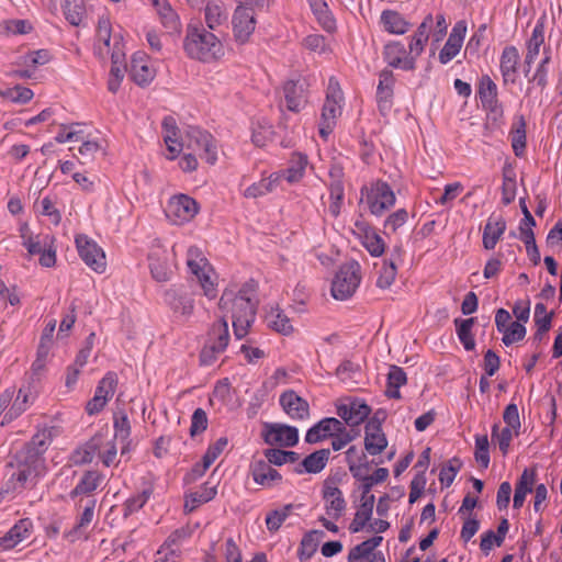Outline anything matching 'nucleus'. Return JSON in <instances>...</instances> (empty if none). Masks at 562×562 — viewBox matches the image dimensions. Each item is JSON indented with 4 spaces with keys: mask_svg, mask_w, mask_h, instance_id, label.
<instances>
[{
    "mask_svg": "<svg viewBox=\"0 0 562 562\" xmlns=\"http://www.w3.org/2000/svg\"><path fill=\"white\" fill-rule=\"evenodd\" d=\"M54 427L37 429L30 442L16 451L9 460V481L7 492H21L27 482L34 484L46 473L43 454L54 440Z\"/></svg>",
    "mask_w": 562,
    "mask_h": 562,
    "instance_id": "nucleus-1",
    "label": "nucleus"
},
{
    "mask_svg": "<svg viewBox=\"0 0 562 562\" xmlns=\"http://www.w3.org/2000/svg\"><path fill=\"white\" fill-rule=\"evenodd\" d=\"M255 289L249 284L226 288L220 299L218 308L232 318L234 334L244 338L256 317Z\"/></svg>",
    "mask_w": 562,
    "mask_h": 562,
    "instance_id": "nucleus-2",
    "label": "nucleus"
},
{
    "mask_svg": "<svg viewBox=\"0 0 562 562\" xmlns=\"http://www.w3.org/2000/svg\"><path fill=\"white\" fill-rule=\"evenodd\" d=\"M183 49L189 59L203 64H215L225 56V46L220 37L201 24L187 25Z\"/></svg>",
    "mask_w": 562,
    "mask_h": 562,
    "instance_id": "nucleus-3",
    "label": "nucleus"
},
{
    "mask_svg": "<svg viewBox=\"0 0 562 562\" xmlns=\"http://www.w3.org/2000/svg\"><path fill=\"white\" fill-rule=\"evenodd\" d=\"M342 106L344 93L338 81L330 78L318 123V134L323 139H327L331 134L342 113Z\"/></svg>",
    "mask_w": 562,
    "mask_h": 562,
    "instance_id": "nucleus-4",
    "label": "nucleus"
},
{
    "mask_svg": "<svg viewBox=\"0 0 562 562\" xmlns=\"http://www.w3.org/2000/svg\"><path fill=\"white\" fill-rule=\"evenodd\" d=\"M360 202L376 217L383 216L396 202L392 187L384 180H374L360 189Z\"/></svg>",
    "mask_w": 562,
    "mask_h": 562,
    "instance_id": "nucleus-5",
    "label": "nucleus"
},
{
    "mask_svg": "<svg viewBox=\"0 0 562 562\" xmlns=\"http://www.w3.org/2000/svg\"><path fill=\"white\" fill-rule=\"evenodd\" d=\"M186 263L188 269L199 281L203 294L209 299L216 296V283L214 282V269L200 248L190 247L187 250Z\"/></svg>",
    "mask_w": 562,
    "mask_h": 562,
    "instance_id": "nucleus-6",
    "label": "nucleus"
},
{
    "mask_svg": "<svg viewBox=\"0 0 562 562\" xmlns=\"http://www.w3.org/2000/svg\"><path fill=\"white\" fill-rule=\"evenodd\" d=\"M229 345V327L225 318L216 321L207 333L206 341L200 351V362L210 366Z\"/></svg>",
    "mask_w": 562,
    "mask_h": 562,
    "instance_id": "nucleus-7",
    "label": "nucleus"
},
{
    "mask_svg": "<svg viewBox=\"0 0 562 562\" xmlns=\"http://www.w3.org/2000/svg\"><path fill=\"white\" fill-rule=\"evenodd\" d=\"M361 283V266L357 261L345 263L336 272L331 281V296L336 300H348Z\"/></svg>",
    "mask_w": 562,
    "mask_h": 562,
    "instance_id": "nucleus-8",
    "label": "nucleus"
},
{
    "mask_svg": "<svg viewBox=\"0 0 562 562\" xmlns=\"http://www.w3.org/2000/svg\"><path fill=\"white\" fill-rule=\"evenodd\" d=\"M186 144L192 150H199L201 158L207 164H216L217 143L210 132L198 126H189L186 131Z\"/></svg>",
    "mask_w": 562,
    "mask_h": 562,
    "instance_id": "nucleus-9",
    "label": "nucleus"
},
{
    "mask_svg": "<svg viewBox=\"0 0 562 562\" xmlns=\"http://www.w3.org/2000/svg\"><path fill=\"white\" fill-rule=\"evenodd\" d=\"M200 211L199 203L186 193L171 196L166 207V215L173 224H184L192 221Z\"/></svg>",
    "mask_w": 562,
    "mask_h": 562,
    "instance_id": "nucleus-10",
    "label": "nucleus"
},
{
    "mask_svg": "<svg viewBox=\"0 0 562 562\" xmlns=\"http://www.w3.org/2000/svg\"><path fill=\"white\" fill-rule=\"evenodd\" d=\"M75 243L78 254L86 266L98 273L105 271V254L94 239L81 234L76 236Z\"/></svg>",
    "mask_w": 562,
    "mask_h": 562,
    "instance_id": "nucleus-11",
    "label": "nucleus"
},
{
    "mask_svg": "<svg viewBox=\"0 0 562 562\" xmlns=\"http://www.w3.org/2000/svg\"><path fill=\"white\" fill-rule=\"evenodd\" d=\"M123 46L120 35H112V24L110 16L102 14L97 22V42L94 45L95 54L100 58L113 56L115 46Z\"/></svg>",
    "mask_w": 562,
    "mask_h": 562,
    "instance_id": "nucleus-12",
    "label": "nucleus"
},
{
    "mask_svg": "<svg viewBox=\"0 0 562 562\" xmlns=\"http://www.w3.org/2000/svg\"><path fill=\"white\" fill-rule=\"evenodd\" d=\"M257 20L251 7L237 4L232 15V29L235 41L245 44L255 32Z\"/></svg>",
    "mask_w": 562,
    "mask_h": 562,
    "instance_id": "nucleus-13",
    "label": "nucleus"
},
{
    "mask_svg": "<svg viewBox=\"0 0 562 562\" xmlns=\"http://www.w3.org/2000/svg\"><path fill=\"white\" fill-rule=\"evenodd\" d=\"M279 404L292 420H308L311 415L308 402L296 392L292 390L283 392L279 397Z\"/></svg>",
    "mask_w": 562,
    "mask_h": 562,
    "instance_id": "nucleus-14",
    "label": "nucleus"
},
{
    "mask_svg": "<svg viewBox=\"0 0 562 562\" xmlns=\"http://www.w3.org/2000/svg\"><path fill=\"white\" fill-rule=\"evenodd\" d=\"M263 440L271 446L293 447L299 442V429L284 424H269L265 428Z\"/></svg>",
    "mask_w": 562,
    "mask_h": 562,
    "instance_id": "nucleus-15",
    "label": "nucleus"
},
{
    "mask_svg": "<svg viewBox=\"0 0 562 562\" xmlns=\"http://www.w3.org/2000/svg\"><path fill=\"white\" fill-rule=\"evenodd\" d=\"M544 21L539 19L526 43V53L524 58L525 77H528V74H530L531 66L539 58L540 50H543V47H547L544 45Z\"/></svg>",
    "mask_w": 562,
    "mask_h": 562,
    "instance_id": "nucleus-16",
    "label": "nucleus"
},
{
    "mask_svg": "<svg viewBox=\"0 0 562 562\" xmlns=\"http://www.w3.org/2000/svg\"><path fill=\"white\" fill-rule=\"evenodd\" d=\"M249 473L254 482L265 488H272L282 482V475L267 459H254L249 464Z\"/></svg>",
    "mask_w": 562,
    "mask_h": 562,
    "instance_id": "nucleus-17",
    "label": "nucleus"
},
{
    "mask_svg": "<svg viewBox=\"0 0 562 562\" xmlns=\"http://www.w3.org/2000/svg\"><path fill=\"white\" fill-rule=\"evenodd\" d=\"M355 234L360 239V244L373 257H380L384 254L386 244L379 233L364 222L355 224Z\"/></svg>",
    "mask_w": 562,
    "mask_h": 562,
    "instance_id": "nucleus-18",
    "label": "nucleus"
},
{
    "mask_svg": "<svg viewBox=\"0 0 562 562\" xmlns=\"http://www.w3.org/2000/svg\"><path fill=\"white\" fill-rule=\"evenodd\" d=\"M286 108L292 112H301L307 104V85L305 80H288L283 85Z\"/></svg>",
    "mask_w": 562,
    "mask_h": 562,
    "instance_id": "nucleus-19",
    "label": "nucleus"
},
{
    "mask_svg": "<svg viewBox=\"0 0 562 562\" xmlns=\"http://www.w3.org/2000/svg\"><path fill=\"white\" fill-rule=\"evenodd\" d=\"M384 60L393 68H400L404 71L414 69V58L409 57L408 50L401 42H391L384 46Z\"/></svg>",
    "mask_w": 562,
    "mask_h": 562,
    "instance_id": "nucleus-20",
    "label": "nucleus"
},
{
    "mask_svg": "<svg viewBox=\"0 0 562 562\" xmlns=\"http://www.w3.org/2000/svg\"><path fill=\"white\" fill-rule=\"evenodd\" d=\"M465 25L463 21H459L452 27L447 43L438 54L441 64H448L458 56L464 43Z\"/></svg>",
    "mask_w": 562,
    "mask_h": 562,
    "instance_id": "nucleus-21",
    "label": "nucleus"
},
{
    "mask_svg": "<svg viewBox=\"0 0 562 562\" xmlns=\"http://www.w3.org/2000/svg\"><path fill=\"white\" fill-rule=\"evenodd\" d=\"M104 475L97 470H90L82 473L79 482L69 492L71 501H79V497L95 496L94 492L102 484Z\"/></svg>",
    "mask_w": 562,
    "mask_h": 562,
    "instance_id": "nucleus-22",
    "label": "nucleus"
},
{
    "mask_svg": "<svg viewBox=\"0 0 562 562\" xmlns=\"http://www.w3.org/2000/svg\"><path fill=\"white\" fill-rule=\"evenodd\" d=\"M323 499L326 514L333 520L339 519L347 507L342 492L333 483H326L323 488Z\"/></svg>",
    "mask_w": 562,
    "mask_h": 562,
    "instance_id": "nucleus-23",
    "label": "nucleus"
},
{
    "mask_svg": "<svg viewBox=\"0 0 562 562\" xmlns=\"http://www.w3.org/2000/svg\"><path fill=\"white\" fill-rule=\"evenodd\" d=\"M371 413L370 406L363 401H352L348 405L337 407V415L348 426L356 427L364 423Z\"/></svg>",
    "mask_w": 562,
    "mask_h": 562,
    "instance_id": "nucleus-24",
    "label": "nucleus"
},
{
    "mask_svg": "<svg viewBox=\"0 0 562 562\" xmlns=\"http://www.w3.org/2000/svg\"><path fill=\"white\" fill-rule=\"evenodd\" d=\"M98 501L95 496H89L88 498H79L75 501V509L77 512V521L66 537H71L74 533L80 532L83 528H87L94 519L95 507Z\"/></svg>",
    "mask_w": 562,
    "mask_h": 562,
    "instance_id": "nucleus-25",
    "label": "nucleus"
},
{
    "mask_svg": "<svg viewBox=\"0 0 562 562\" xmlns=\"http://www.w3.org/2000/svg\"><path fill=\"white\" fill-rule=\"evenodd\" d=\"M131 76L138 85H147L156 77V70L146 53L136 52L131 61Z\"/></svg>",
    "mask_w": 562,
    "mask_h": 562,
    "instance_id": "nucleus-26",
    "label": "nucleus"
},
{
    "mask_svg": "<svg viewBox=\"0 0 562 562\" xmlns=\"http://www.w3.org/2000/svg\"><path fill=\"white\" fill-rule=\"evenodd\" d=\"M507 229L506 221L501 215L487 218L482 233V246L486 250H494L498 240Z\"/></svg>",
    "mask_w": 562,
    "mask_h": 562,
    "instance_id": "nucleus-27",
    "label": "nucleus"
},
{
    "mask_svg": "<svg viewBox=\"0 0 562 562\" xmlns=\"http://www.w3.org/2000/svg\"><path fill=\"white\" fill-rule=\"evenodd\" d=\"M165 301L175 314L189 317L194 311V300L178 288H169Z\"/></svg>",
    "mask_w": 562,
    "mask_h": 562,
    "instance_id": "nucleus-28",
    "label": "nucleus"
},
{
    "mask_svg": "<svg viewBox=\"0 0 562 562\" xmlns=\"http://www.w3.org/2000/svg\"><path fill=\"white\" fill-rule=\"evenodd\" d=\"M364 449L370 456H376L384 451L389 441L380 424L369 422L364 427Z\"/></svg>",
    "mask_w": 562,
    "mask_h": 562,
    "instance_id": "nucleus-29",
    "label": "nucleus"
},
{
    "mask_svg": "<svg viewBox=\"0 0 562 562\" xmlns=\"http://www.w3.org/2000/svg\"><path fill=\"white\" fill-rule=\"evenodd\" d=\"M341 426V420L336 417H324L313 427L307 429L305 441L308 443H317L324 439L331 438L333 432Z\"/></svg>",
    "mask_w": 562,
    "mask_h": 562,
    "instance_id": "nucleus-30",
    "label": "nucleus"
},
{
    "mask_svg": "<svg viewBox=\"0 0 562 562\" xmlns=\"http://www.w3.org/2000/svg\"><path fill=\"white\" fill-rule=\"evenodd\" d=\"M283 173L272 172L261 177L258 182L247 187L243 193L245 199H259V196L273 192L281 183Z\"/></svg>",
    "mask_w": 562,
    "mask_h": 562,
    "instance_id": "nucleus-31",
    "label": "nucleus"
},
{
    "mask_svg": "<svg viewBox=\"0 0 562 562\" xmlns=\"http://www.w3.org/2000/svg\"><path fill=\"white\" fill-rule=\"evenodd\" d=\"M330 451L328 448H322L321 450L311 453L305 457L295 468V473H312L317 474L326 468L329 460Z\"/></svg>",
    "mask_w": 562,
    "mask_h": 562,
    "instance_id": "nucleus-32",
    "label": "nucleus"
},
{
    "mask_svg": "<svg viewBox=\"0 0 562 562\" xmlns=\"http://www.w3.org/2000/svg\"><path fill=\"white\" fill-rule=\"evenodd\" d=\"M374 502L375 496L373 494L362 495V504L357 509L355 518L349 525V531L351 533H358L366 528L372 518Z\"/></svg>",
    "mask_w": 562,
    "mask_h": 562,
    "instance_id": "nucleus-33",
    "label": "nucleus"
},
{
    "mask_svg": "<svg viewBox=\"0 0 562 562\" xmlns=\"http://www.w3.org/2000/svg\"><path fill=\"white\" fill-rule=\"evenodd\" d=\"M151 276L157 282H167L172 276V268L169 266L168 256L165 250L153 251L149 257Z\"/></svg>",
    "mask_w": 562,
    "mask_h": 562,
    "instance_id": "nucleus-34",
    "label": "nucleus"
},
{
    "mask_svg": "<svg viewBox=\"0 0 562 562\" xmlns=\"http://www.w3.org/2000/svg\"><path fill=\"white\" fill-rule=\"evenodd\" d=\"M477 93L485 110L495 111L498 109L497 86L490 76L484 75L479 79Z\"/></svg>",
    "mask_w": 562,
    "mask_h": 562,
    "instance_id": "nucleus-35",
    "label": "nucleus"
},
{
    "mask_svg": "<svg viewBox=\"0 0 562 562\" xmlns=\"http://www.w3.org/2000/svg\"><path fill=\"white\" fill-rule=\"evenodd\" d=\"M216 486L205 483L198 490L191 491L184 495V510L193 512L203 504L214 499Z\"/></svg>",
    "mask_w": 562,
    "mask_h": 562,
    "instance_id": "nucleus-36",
    "label": "nucleus"
},
{
    "mask_svg": "<svg viewBox=\"0 0 562 562\" xmlns=\"http://www.w3.org/2000/svg\"><path fill=\"white\" fill-rule=\"evenodd\" d=\"M33 524L30 519H22L14 524L2 537V550H10L30 537Z\"/></svg>",
    "mask_w": 562,
    "mask_h": 562,
    "instance_id": "nucleus-37",
    "label": "nucleus"
},
{
    "mask_svg": "<svg viewBox=\"0 0 562 562\" xmlns=\"http://www.w3.org/2000/svg\"><path fill=\"white\" fill-rule=\"evenodd\" d=\"M537 472L532 469H525L522 474L519 476L518 482L515 486V493L513 497L514 508H521L526 499V495L530 493L536 484Z\"/></svg>",
    "mask_w": 562,
    "mask_h": 562,
    "instance_id": "nucleus-38",
    "label": "nucleus"
},
{
    "mask_svg": "<svg viewBox=\"0 0 562 562\" xmlns=\"http://www.w3.org/2000/svg\"><path fill=\"white\" fill-rule=\"evenodd\" d=\"M394 76L392 70L385 68L379 75L376 86V101L380 109H390L393 95Z\"/></svg>",
    "mask_w": 562,
    "mask_h": 562,
    "instance_id": "nucleus-39",
    "label": "nucleus"
},
{
    "mask_svg": "<svg viewBox=\"0 0 562 562\" xmlns=\"http://www.w3.org/2000/svg\"><path fill=\"white\" fill-rule=\"evenodd\" d=\"M380 23L385 32L397 35L405 34L411 26L401 13L392 10H385L381 13Z\"/></svg>",
    "mask_w": 562,
    "mask_h": 562,
    "instance_id": "nucleus-40",
    "label": "nucleus"
},
{
    "mask_svg": "<svg viewBox=\"0 0 562 562\" xmlns=\"http://www.w3.org/2000/svg\"><path fill=\"white\" fill-rule=\"evenodd\" d=\"M20 232L22 237V245L32 256H40V254H42V251L45 250V248L48 247L54 240L53 237L48 235L33 237L30 234L26 223L21 225Z\"/></svg>",
    "mask_w": 562,
    "mask_h": 562,
    "instance_id": "nucleus-41",
    "label": "nucleus"
},
{
    "mask_svg": "<svg viewBox=\"0 0 562 562\" xmlns=\"http://www.w3.org/2000/svg\"><path fill=\"white\" fill-rule=\"evenodd\" d=\"M520 60L519 50L515 46H507L503 49L499 67L505 81H514L517 66Z\"/></svg>",
    "mask_w": 562,
    "mask_h": 562,
    "instance_id": "nucleus-42",
    "label": "nucleus"
},
{
    "mask_svg": "<svg viewBox=\"0 0 562 562\" xmlns=\"http://www.w3.org/2000/svg\"><path fill=\"white\" fill-rule=\"evenodd\" d=\"M307 2L319 26L326 32H334L336 21L326 0H307Z\"/></svg>",
    "mask_w": 562,
    "mask_h": 562,
    "instance_id": "nucleus-43",
    "label": "nucleus"
},
{
    "mask_svg": "<svg viewBox=\"0 0 562 562\" xmlns=\"http://www.w3.org/2000/svg\"><path fill=\"white\" fill-rule=\"evenodd\" d=\"M227 19V11L224 2L211 0L204 7V20L207 29L216 30Z\"/></svg>",
    "mask_w": 562,
    "mask_h": 562,
    "instance_id": "nucleus-44",
    "label": "nucleus"
},
{
    "mask_svg": "<svg viewBox=\"0 0 562 562\" xmlns=\"http://www.w3.org/2000/svg\"><path fill=\"white\" fill-rule=\"evenodd\" d=\"M307 162L305 155L295 153L291 156L286 170L280 171L279 173H283V179H285L288 183H297V181L304 178Z\"/></svg>",
    "mask_w": 562,
    "mask_h": 562,
    "instance_id": "nucleus-45",
    "label": "nucleus"
},
{
    "mask_svg": "<svg viewBox=\"0 0 562 562\" xmlns=\"http://www.w3.org/2000/svg\"><path fill=\"white\" fill-rule=\"evenodd\" d=\"M150 2L156 9V13L158 14L164 27L171 32L178 31L180 27V19L170 7V3L166 0H150Z\"/></svg>",
    "mask_w": 562,
    "mask_h": 562,
    "instance_id": "nucleus-46",
    "label": "nucleus"
},
{
    "mask_svg": "<svg viewBox=\"0 0 562 562\" xmlns=\"http://www.w3.org/2000/svg\"><path fill=\"white\" fill-rule=\"evenodd\" d=\"M509 139L513 151L517 157H524L526 150V122L524 115H519L509 131Z\"/></svg>",
    "mask_w": 562,
    "mask_h": 562,
    "instance_id": "nucleus-47",
    "label": "nucleus"
},
{
    "mask_svg": "<svg viewBox=\"0 0 562 562\" xmlns=\"http://www.w3.org/2000/svg\"><path fill=\"white\" fill-rule=\"evenodd\" d=\"M552 60L551 47H543V56L531 76L526 77L529 83L537 85L544 90L548 85L549 65Z\"/></svg>",
    "mask_w": 562,
    "mask_h": 562,
    "instance_id": "nucleus-48",
    "label": "nucleus"
},
{
    "mask_svg": "<svg viewBox=\"0 0 562 562\" xmlns=\"http://www.w3.org/2000/svg\"><path fill=\"white\" fill-rule=\"evenodd\" d=\"M407 383V374L402 367L391 366L387 374V383L385 394L391 398H401V387Z\"/></svg>",
    "mask_w": 562,
    "mask_h": 562,
    "instance_id": "nucleus-49",
    "label": "nucleus"
},
{
    "mask_svg": "<svg viewBox=\"0 0 562 562\" xmlns=\"http://www.w3.org/2000/svg\"><path fill=\"white\" fill-rule=\"evenodd\" d=\"M346 460L348 470L355 477H362L367 472L366 456L357 446L347 448Z\"/></svg>",
    "mask_w": 562,
    "mask_h": 562,
    "instance_id": "nucleus-50",
    "label": "nucleus"
},
{
    "mask_svg": "<svg viewBox=\"0 0 562 562\" xmlns=\"http://www.w3.org/2000/svg\"><path fill=\"white\" fill-rule=\"evenodd\" d=\"M35 30V22L31 19H7L2 22V35H26Z\"/></svg>",
    "mask_w": 562,
    "mask_h": 562,
    "instance_id": "nucleus-51",
    "label": "nucleus"
},
{
    "mask_svg": "<svg viewBox=\"0 0 562 562\" xmlns=\"http://www.w3.org/2000/svg\"><path fill=\"white\" fill-rule=\"evenodd\" d=\"M474 323V317L454 319L457 335L465 350H473L476 346L475 338L472 334Z\"/></svg>",
    "mask_w": 562,
    "mask_h": 562,
    "instance_id": "nucleus-52",
    "label": "nucleus"
},
{
    "mask_svg": "<svg viewBox=\"0 0 562 562\" xmlns=\"http://www.w3.org/2000/svg\"><path fill=\"white\" fill-rule=\"evenodd\" d=\"M64 14L70 25L79 26L87 16L85 0H64Z\"/></svg>",
    "mask_w": 562,
    "mask_h": 562,
    "instance_id": "nucleus-53",
    "label": "nucleus"
},
{
    "mask_svg": "<svg viewBox=\"0 0 562 562\" xmlns=\"http://www.w3.org/2000/svg\"><path fill=\"white\" fill-rule=\"evenodd\" d=\"M302 505L288 504L280 508L272 509L266 517V526L270 532H276L280 529L282 524L291 516L295 508Z\"/></svg>",
    "mask_w": 562,
    "mask_h": 562,
    "instance_id": "nucleus-54",
    "label": "nucleus"
},
{
    "mask_svg": "<svg viewBox=\"0 0 562 562\" xmlns=\"http://www.w3.org/2000/svg\"><path fill=\"white\" fill-rule=\"evenodd\" d=\"M518 430L510 427L498 428V425H494L492 429V439L499 448L503 456H507L510 451V442L514 437L518 436Z\"/></svg>",
    "mask_w": 562,
    "mask_h": 562,
    "instance_id": "nucleus-55",
    "label": "nucleus"
},
{
    "mask_svg": "<svg viewBox=\"0 0 562 562\" xmlns=\"http://www.w3.org/2000/svg\"><path fill=\"white\" fill-rule=\"evenodd\" d=\"M34 97V92L22 85H15L2 92V105L25 104Z\"/></svg>",
    "mask_w": 562,
    "mask_h": 562,
    "instance_id": "nucleus-56",
    "label": "nucleus"
},
{
    "mask_svg": "<svg viewBox=\"0 0 562 562\" xmlns=\"http://www.w3.org/2000/svg\"><path fill=\"white\" fill-rule=\"evenodd\" d=\"M383 538L375 536L361 542V544L352 548L348 553V561H361V559L372 555L375 548L380 546Z\"/></svg>",
    "mask_w": 562,
    "mask_h": 562,
    "instance_id": "nucleus-57",
    "label": "nucleus"
},
{
    "mask_svg": "<svg viewBox=\"0 0 562 562\" xmlns=\"http://www.w3.org/2000/svg\"><path fill=\"white\" fill-rule=\"evenodd\" d=\"M153 493V486L147 485L144 488H142L140 492L131 495L130 498H127L124 504L125 516L132 515V513L142 509L150 499Z\"/></svg>",
    "mask_w": 562,
    "mask_h": 562,
    "instance_id": "nucleus-58",
    "label": "nucleus"
},
{
    "mask_svg": "<svg viewBox=\"0 0 562 562\" xmlns=\"http://www.w3.org/2000/svg\"><path fill=\"white\" fill-rule=\"evenodd\" d=\"M228 445L227 438H220L216 442H213L209 446L205 454L202 458V469H200V474H204L206 470H209L212 464L220 458L225 448Z\"/></svg>",
    "mask_w": 562,
    "mask_h": 562,
    "instance_id": "nucleus-59",
    "label": "nucleus"
},
{
    "mask_svg": "<svg viewBox=\"0 0 562 562\" xmlns=\"http://www.w3.org/2000/svg\"><path fill=\"white\" fill-rule=\"evenodd\" d=\"M29 407V395L25 391L20 390L15 396V398L12 401L9 409L3 416L2 426L5 423H11L20 416L26 408Z\"/></svg>",
    "mask_w": 562,
    "mask_h": 562,
    "instance_id": "nucleus-60",
    "label": "nucleus"
},
{
    "mask_svg": "<svg viewBox=\"0 0 562 562\" xmlns=\"http://www.w3.org/2000/svg\"><path fill=\"white\" fill-rule=\"evenodd\" d=\"M267 322L269 327L283 335H289L293 330L289 316L279 310H272L267 315Z\"/></svg>",
    "mask_w": 562,
    "mask_h": 562,
    "instance_id": "nucleus-61",
    "label": "nucleus"
},
{
    "mask_svg": "<svg viewBox=\"0 0 562 562\" xmlns=\"http://www.w3.org/2000/svg\"><path fill=\"white\" fill-rule=\"evenodd\" d=\"M358 437V431L347 429L345 424L341 422V426L338 430H335L331 436V450L341 451Z\"/></svg>",
    "mask_w": 562,
    "mask_h": 562,
    "instance_id": "nucleus-62",
    "label": "nucleus"
},
{
    "mask_svg": "<svg viewBox=\"0 0 562 562\" xmlns=\"http://www.w3.org/2000/svg\"><path fill=\"white\" fill-rule=\"evenodd\" d=\"M397 266H395V259H389L383 262L379 271V276L376 279V286L381 289H387L393 284L396 279Z\"/></svg>",
    "mask_w": 562,
    "mask_h": 562,
    "instance_id": "nucleus-63",
    "label": "nucleus"
},
{
    "mask_svg": "<svg viewBox=\"0 0 562 562\" xmlns=\"http://www.w3.org/2000/svg\"><path fill=\"white\" fill-rule=\"evenodd\" d=\"M116 374L109 372L98 382L94 394L101 396L105 402H109L116 390Z\"/></svg>",
    "mask_w": 562,
    "mask_h": 562,
    "instance_id": "nucleus-64",
    "label": "nucleus"
}]
</instances>
